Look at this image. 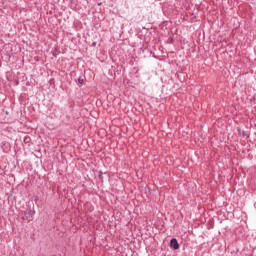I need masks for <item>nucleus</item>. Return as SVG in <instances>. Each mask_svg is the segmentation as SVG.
Wrapping results in <instances>:
<instances>
[{
  "label": "nucleus",
  "instance_id": "1",
  "mask_svg": "<svg viewBox=\"0 0 256 256\" xmlns=\"http://www.w3.org/2000/svg\"><path fill=\"white\" fill-rule=\"evenodd\" d=\"M35 215V210H29L23 217V221H33V216Z\"/></svg>",
  "mask_w": 256,
  "mask_h": 256
},
{
  "label": "nucleus",
  "instance_id": "2",
  "mask_svg": "<svg viewBox=\"0 0 256 256\" xmlns=\"http://www.w3.org/2000/svg\"><path fill=\"white\" fill-rule=\"evenodd\" d=\"M170 247L175 250L179 249V242L177 241V238H172L170 240Z\"/></svg>",
  "mask_w": 256,
  "mask_h": 256
},
{
  "label": "nucleus",
  "instance_id": "3",
  "mask_svg": "<svg viewBox=\"0 0 256 256\" xmlns=\"http://www.w3.org/2000/svg\"><path fill=\"white\" fill-rule=\"evenodd\" d=\"M78 83H80V85H83V83H85V80L83 79V77H79L78 78Z\"/></svg>",
  "mask_w": 256,
  "mask_h": 256
},
{
  "label": "nucleus",
  "instance_id": "4",
  "mask_svg": "<svg viewBox=\"0 0 256 256\" xmlns=\"http://www.w3.org/2000/svg\"><path fill=\"white\" fill-rule=\"evenodd\" d=\"M98 177L101 181H103V171H99Z\"/></svg>",
  "mask_w": 256,
  "mask_h": 256
}]
</instances>
